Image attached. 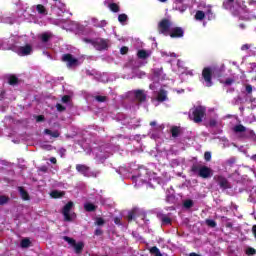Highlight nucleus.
I'll return each instance as SVG.
<instances>
[{
    "instance_id": "obj_1",
    "label": "nucleus",
    "mask_w": 256,
    "mask_h": 256,
    "mask_svg": "<svg viewBox=\"0 0 256 256\" xmlns=\"http://www.w3.org/2000/svg\"><path fill=\"white\" fill-rule=\"evenodd\" d=\"M225 9H230L232 15H240V19H255V16H249L245 10L244 2H234V0H225L223 3Z\"/></svg>"
},
{
    "instance_id": "obj_2",
    "label": "nucleus",
    "mask_w": 256,
    "mask_h": 256,
    "mask_svg": "<svg viewBox=\"0 0 256 256\" xmlns=\"http://www.w3.org/2000/svg\"><path fill=\"white\" fill-rule=\"evenodd\" d=\"M159 31L163 35H169L172 38L183 37V29L174 27L173 22L169 19H164L159 23Z\"/></svg>"
},
{
    "instance_id": "obj_3",
    "label": "nucleus",
    "mask_w": 256,
    "mask_h": 256,
    "mask_svg": "<svg viewBox=\"0 0 256 256\" xmlns=\"http://www.w3.org/2000/svg\"><path fill=\"white\" fill-rule=\"evenodd\" d=\"M83 41L84 43H90L96 51H107V49H109V39L95 38L93 40L84 38Z\"/></svg>"
},
{
    "instance_id": "obj_4",
    "label": "nucleus",
    "mask_w": 256,
    "mask_h": 256,
    "mask_svg": "<svg viewBox=\"0 0 256 256\" xmlns=\"http://www.w3.org/2000/svg\"><path fill=\"white\" fill-rule=\"evenodd\" d=\"M132 181L138 186L141 183H149L151 181V172L145 168H141L138 176H132Z\"/></svg>"
},
{
    "instance_id": "obj_5",
    "label": "nucleus",
    "mask_w": 256,
    "mask_h": 256,
    "mask_svg": "<svg viewBox=\"0 0 256 256\" xmlns=\"http://www.w3.org/2000/svg\"><path fill=\"white\" fill-rule=\"evenodd\" d=\"M203 117H205V108L202 106H198L196 108H192L190 110L189 118L194 123H201L203 121Z\"/></svg>"
},
{
    "instance_id": "obj_6",
    "label": "nucleus",
    "mask_w": 256,
    "mask_h": 256,
    "mask_svg": "<svg viewBox=\"0 0 256 256\" xmlns=\"http://www.w3.org/2000/svg\"><path fill=\"white\" fill-rule=\"evenodd\" d=\"M73 201H69L66 205H64L62 209V214L64 215V220L71 222L73 218L76 217L75 213L71 214V209H73Z\"/></svg>"
},
{
    "instance_id": "obj_7",
    "label": "nucleus",
    "mask_w": 256,
    "mask_h": 256,
    "mask_svg": "<svg viewBox=\"0 0 256 256\" xmlns=\"http://www.w3.org/2000/svg\"><path fill=\"white\" fill-rule=\"evenodd\" d=\"M153 77L154 78H152V81H154V83L150 84V89L152 91H155L157 81H163V79H165V75L163 74V68L153 70Z\"/></svg>"
},
{
    "instance_id": "obj_8",
    "label": "nucleus",
    "mask_w": 256,
    "mask_h": 256,
    "mask_svg": "<svg viewBox=\"0 0 256 256\" xmlns=\"http://www.w3.org/2000/svg\"><path fill=\"white\" fill-rule=\"evenodd\" d=\"M61 61H63V63H66L69 69H71V67H77V65H79V60L73 57L70 53L64 54L61 58Z\"/></svg>"
},
{
    "instance_id": "obj_9",
    "label": "nucleus",
    "mask_w": 256,
    "mask_h": 256,
    "mask_svg": "<svg viewBox=\"0 0 256 256\" xmlns=\"http://www.w3.org/2000/svg\"><path fill=\"white\" fill-rule=\"evenodd\" d=\"M212 75H213V70L211 68L203 69L202 77L204 79L203 85H205V87H211V85H213V82L211 81Z\"/></svg>"
},
{
    "instance_id": "obj_10",
    "label": "nucleus",
    "mask_w": 256,
    "mask_h": 256,
    "mask_svg": "<svg viewBox=\"0 0 256 256\" xmlns=\"http://www.w3.org/2000/svg\"><path fill=\"white\" fill-rule=\"evenodd\" d=\"M205 17H206V19H208V21H211V19H215V15H213V12H211V9H208L205 12L199 10L195 14L196 21H203V19H205Z\"/></svg>"
},
{
    "instance_id": "obj_11",
    "label": "nucleus",
    "mask_w": 256,
    "mask_h": 256,
    "mask_svg": "<svg viewBox=\"0 0 256 256\" xmlns=\"http://www.w3.org/2000/svg\"><path fill=\"white\" fill-rule=\"evenodd\" d=\"M163 101H167V92L160 89V91L152 98V103L157 107V105H159V103H163Z\"/></svg>"
},
{
    "instance_id": "obj_12",
    "label": "nucleus",
    "mask_w": 256,
    "mask_h": 256,
    "mask_svg": "<svg viewBox=\"0 0 256 256\" xmlns=\"http://www.w3.org/2000/svg\"><path fill=\"white\" fill-rule=\"evenodd\" d=\"M130 97H134L139 103H143L147 99V94L144 90H134L130 92Z\"/></svg>"
},
{
    "instance_id": "obj_13",
    "label": "nucleus",
    "mask_w": 256,
    "mask_h": 256,
    "mask_svg": "<svg viewBox=\"0 0 256 256\" xmlns=\"http://www.w3.org/2000/svg\"><path fill=\"white\" fill-rule=\"evenodd\" d=\"M31 53H33V46H31V44H26L25 46H20L17 49V55H21L22 57L31 55Z\"/></svg>"
},
{
    "instance_id": "obj_14",
    "label": "nucleus",
    "mask_w": 256,
    "mask_h": 256,
    "mask_svg": "<svg viewBox=\"0 0 256 256\" xmlns=\"http://www.w3.org/2000/svg\"><path fill=\"white\" fill-rule=\"evenodd\" d=\"M198 174L203 179H207V178L211 177V175H213V170H211V168H209L207 166H200L198 168Z\"/></svg>"
},
{
    "instance_id": "obj_15",
    "label": "nucleus",
    "mask_w": 256,
    "mask_h": 256,
    "mask_svg": "<svg viewBox=\"0 0 256 256\" xmlns=\"http://www.w3.org/2000/svg\"><path fill=\"white\" fill-rule=\"evenodd\" d=\"M153 52L151 50H145V49H140L137 51V57L138 59H142V61H145V59H149Z\"/></svg>"
},
{
    "instance_id": "obj_16",
    "label": "nucleus",
    "mask_w": 256,
    "mask_h": 256,
    "mask_svg": "<svg viewBox=\"0 0 256 256\" xmlns=\"http://www.w3.org/2000/svg\"><path fill=\"white\" fill-rule=\"evenodd\" d=\"M91 168L85 164H77L76 165V171L78 173H81L84 177H89L88 173Z\"/></svg>"
},
{
    "instance_id": "obj_17",
    "label": "nucleus",
    "mask_w": 256,
    "mask_h": 256,
    "mask_svg": "<svg viewBox=\"0 0 256 256\" xmlns=\"http://www.w3.org/2000/svg\"><path fill=\"white\" fill-rule=\"evenodd\" d=\"M177 67H178V73H180V75H190L192 77L193 70L187 71L185 68H183V62L181 60L177 61Z\"/></svg>"
},
{
    "instance_id": "obj_18",
    "label": "nucleus",
    "mask_w": 256,
    "mask_h": 256,
    "mask_svg": "<svg viewBox=\"0 0 256 256\" xmlns=\"http://www.w3.org/2000/svg\"><path fill=\"white\" fill-rule=\"evenodd\" d=\"M84 209L85 211H87V213H93L97 211V206L91 202H87L86 204H84Z\"/></svg>"
},
{
    "instance_id": "obj_19",
    "label": "nucleus",
    "mask_w": 256,
    "mask_h": 256,
    "mask_svg": "<svg viewBox=\"0 0 256 256\" xmlns=\"http://www.w3.org/2000/svg\"><path fill=\"white\" fill-rule=\"evenodd\" d=\"M18 191L24 201H29V199H30L29 192H27V190H25V188H23V186L18 187Z\"/></svg>"
},
{
    "instance_id": "obj_20",
    "label": "nucleus",
    "mask_w": 256,
    "mask_h": 256,
    "mask_svg": "<svg viewBox=\"0 0 256 256\" xmlns=\"http://www.w3.org/2000/svg\"><path fill=\"white\" fill-rule=\"evenodd\" d=\"M74 248L75 253L77 255L83 253V247H85V244L83 242H75V245L72 246Z\"/></svg>"
},
{
    "instance_id": "obj_21",
    "label": "nucleus",
    "mask_w": 256,
    "mask_h": 256,
    "mask_svg": "<svg viewBox=\"0 0 256 256\" xmlns=\"http://www.w3.org/2000/svg\"><path fill=\"white\" fill-rule=\"evenodd\" d=\"M52 199H61L62 197H65V192L64 191H58V190H53L50 193Z\"/></svg>"
},
{
    "instance_id": "obj_22",
    "label": "nucleus",
    "mask_w": 256,
    "mask_h": 256,
    "mask_svg": "<svg viewBox=\"0 0 256 256\" xmlns=\"http://www.w3.org/2000/svg\"><path fill=\"white\" fill-rule=\"evenodd\" d=\"M8 85L15 87V85H19V78L15 75H10L8 77Z\"/></svg>"
},
{
    "instance_id": "obj_23",
    "label": "nucleus",
    "mask_w": 256,
    "mask_h": 256,
    "mask_svg": "<svg viewBox=\"0 0 256 256\" xmlns=\"http://www.w3.org/2000/svg\"><path fill=\"white\" fill-rule=\"evenodd\" d=\"M45 135H50V137H54V139H57L61 136V133H59V130L51 131L49 129L44 130Z\"/></svg>"
},
{
    "instance_id": "obj_24",
    "label": "nucleus",
    "mask_w": 256,
    "mask_h": 256,
    "mask_svg": "<svg viewBox=\"0 0 256 256\" xmlns=\"http://www.w3.org/2000/svg\"><path fill=\"white\" fill-rule=\"evenodd\" d=\"M20 247L22 249H28V247H31V240L29 238H24L20 242Z\"/></svg>"
},
{
    "instance_id": "obj_25",
    "label": "nucleus",
    "mask_w": 256,
    "mask_h": 256,
    "mask_svg": "<svg viewBox=\"0 0 256 256\" xmlns=\"http://www.w3.org/2000/svg\"><path fill=\"white\" fill-rule=\"evenodd\" d=\"M36 11H38L40 15H47V9L45 8V6H43V4H38L36 6Z\"/></svg>"
},
{
    "instance_id": "obj_26",
    "label": "nucleus",
    "mask_w": 256,
    "mask_h": 256,
    "mask_svg": "<svg viewBox=\"0 0 256 256\" xmlns=\"http://www.w3.org/2000/svg\"><path fill=\"white\" fill-rule=\"evenodd\" d=\"M218 181H219L220 187H222L223 189H227V187H229V182H227V179L223 177H219Z\"/></svg>"
},
{
    "instance_id": "obj_27",
    "label": "nucleus",
    "mask_w": 256,
    "mask_h": 256,
    "mask_svg": "<svg viewBox=\"0 0 256 256\" xmlns=\"http://www.w3.org/2000/svg\"><path fill=\"white\" fill-rule=\"evenodd\" d=\"M141 215V211L138 208H133L130 213V219H135V217H139Z\"/></svg>"
},
{
    "instance_id": "obj_28",
    "label": "nucleus",
    "mask_w": 256,
    "mask_h": 256,
    "mask_svg": "<svg viewBox=\"0 0 256 256\" xmlns=\"http://www.w3.org/2000/svg\"><path fill=\"white\" fill-rule=\"evenodd\" d=\"M108 7H109L110 11H112V13H119V11H120V8L117 5V3H110L108 5Z\"/></svg>"
},
{
    "instance_id": "obj_29",
    "label": "nucleus",
    "mask_w": 256,
    "mask_h": 256,
    "mask_svg": "<svg viewBox=\"0 0 256 256\" xmlns=\"http://www.w3.org/2000/svg\"><path fill=\"white\" fill-rule=\"evenodd\" d=\"M40 39L42 43H48L49 39H51V35L47 32L41 34Z\"/></svg>"
},
{
    "instance_id": "obj_30",
    "label": "nucleus",
    "mask_w": 256,
    "mask_h": 256,
    "mask_svg": "<svg viewBox=\"0 0 256 256\" xmlns=\"http://www.w3.org/2000/svg\"><path fill=\"white\" fill-rule=\"evenodd\" d=\"M63 241H66V243H68L72 247H73V245H75V243H77V241H75V239H73L69 236H63Z\"/></svg>"
},
{
    "instance_id": "obj_31",
    "label": "nucleus",
    "mask_w": 256,
    "mask_h": 256,
    "mask_svg": "<svg viewBox=\"0 0 256 256\" xmlns=\"http://www.w3.org/2000/svg\"><path fill=\"white\" fill-rule=\"evenodd\" d=\"M184 1L185 0H173L174 5H176V9H178L181 12L185 11V9H187V6H183L181 9V8H177V5H181Z\"/></svg>"
},
{
    "instance_id": "obj_32",
    "label": "nucleus",
    "mask_w": 256,
    "mask_h": 256,
    "mask_svg": "<svg viewBox=\"0 0 256 256\" xmlns=\"http://www.w3.org/2000/svg\"><path fill=\"white\" fill-rule=\"evenodd\" d=\"M150 253L155 256H163V254H161V251H159V248L155 246L150 248Z\"/></svg>"
},
{
    "instance_id": "obj_33",
    "label": "nucleus",
    "mask_w": 256,
    "mask_h": 256,
    "mask_svg": "<svg viewBox=\"0 0 256 256\" xmlns=\"http://www.w3.org/2000/svg\"><path fill=\"white\" fill-rule=\"evenodd\" d=\"M171 133H172V137H179V133H181V129H179V127H172Z\"/></svg>"
},
{
    "instance_id": "obj_34",
    "label": "nucleus",
    "mask_w": 256,
    "mask_h": 256,
    "mask_svg": "<svg viewBox=\"0 0 256 256\" xmlns=\"http://www.w3.org/2000/svg\"><path fill=\"white\" fill-rule=\"evenodd\" d=\"M147 62H142L141 60H135V61H130V65H134L136 67H143Z\"/></svg>"
},
{
    "instance_id": "obj_35",
    "label": "nucleus",
    "mask_w": 256,
    "mask_h": 256,
    "mask_svg": "<svg viewBox=\"0 0 256 256\" xmlns=\"http://www.w3.org/2000/svg\"><path fill=\"white\" fill-rule=\"evenodd\" d=\"M94 99L98 103H105V101H107V96L97 95V96L94 97Z\"/></svg>"
},
{
    "instance_id": "obj_36",
    "label": "nucleus",
    "mask_w": 256,
    "mask_h": 256,
    "mask_svg": "<svg viewBox=\"0 0 256 256\" xmlns=\"http://www.w3.org/2000/svg\"><path fill=\"white\" fill-rule=\"evenodd\" d=\"M127 19H128L127 14H120L118 16L119 23H125V21H127Z\"/></svg>"
},
{
    "instance_id": "obj_37",
    "label": "nucleus",
    "mask_w": 256,
    "mask_h": 256,
    "mask_svg": "<svg viewBox=\"0 0 256 256\" xmlns=\"http://www.w3.org/2000/svg\"><path fill=\"white\" fill-rule=\"evenodd\" d=\"M9 203V197L7 196H0V205H5Z\"/></svg>"
},
{
    "instance_id": "obj_38",
    "label": "nucleus",
    "mask_w": 256,
    "mask_h": 256,
    "mask_svg": "<svg viewBox=\"0 0 256 256\" xmlns=\"http://www.w3.org/2000/svg\"><path fill=\"white\" fill-rule=\"evenodd\" d=\"M56 109H57V111H59V113H63V111L67 110V108L65 106H63L62 104H59V103L56 104Z\"/></svg>"
},
{
    "instance_id": "obj_39",
    "label": "nucleus",
    "mask_w": 256,
    "mask_h": 256,
    "mask_svg": "<svg viewBox=\"0 0 256 256\" xmlns=\"http://www.w3.org/2000/svg\"><path fill=\"white\" fill-rule=\"evenodd\" d=\"M95 224L101 227V225H105V219H103L102 217L96 218Z\"/></svg>"
},
{
    "instance_id": "obj_40",
    "label": "nucleus",
    "mask_w": 256,
    "mask_h": 256,
    "mask_svg": "<svg viewBox=\"0 0 256 256\" xmlns=\"http://www.w3.org/2000/svg\"><path fill=\"white\" fill-rule=\"evenodd\" d=\"M161 55H162V57H177V54H175V53H168V52H165V51H162Z\"/></svg>"
},
{
    "instance_id": "obj_41",
    "label": "nucleus",
    "mask_w": 256,
    "mask_h": 256,
    "mask_svg": "<svg viewBox=\"0 0 256 256\" xmlns=\"http://www.w3.org/2000/svg\"><path fill=\"white\" fill-rule=\"evenodd\" d=\"M184 207H186V209H190V207H193V201L192 200L184 201Z\"/></svg>"
},
{
    "instance_id": "obj_42",
    "label": "nucleus",
    "mask_w": 256,
    "mask_h": 256,
    "mask_svg": "<svg viewBox=\"0 0 256 256\" xmlns=\"http://www.w3.org/2000/svg\"><path fill=\"white\" fill-rule=\"evenodd\" d=\"M162 223H163V225H169L171 223V219L167 216H163Z\"/></svg>"
},
{
    "instance_id": "obj_43",
    "label": "nucleus",
    "mask_w": 256,
    "mask_h": 256,
    "mask_svg": "<svg viewBox=\"0 0 256 256\" xmlns=\"http://www.w3.org/2000/svg\"><path fill=\"white\" fill-rule=\"evenodd\" d=\"M120 53H121V55H127V53H129V48L127 46H123L120 49Z\"/></svg>"
},
{
    "instance_id": "obj_44",
    "label": "nucleus",
    "mask_w": 256,
    "mask_h": 256,
    "mask_svg": "<svg viewBox=\"0 0 256 256\" xmlns=\"http://www.w3.org/2000/svg\"><path fill=\"white\" fill-rule=\"evenodd\" d=\"M256 251L254 248H247L246 255H255Z\"/></svg>"
},
{
    "instance_id": "obj_45",
    "label": "nucleus",
    "mask_w": 256,
    "mask_h": 256,
    "mask_svg": "<svg viewBox=\"0 0 256 256\" xmlns=\"http://www.w3.org/2000/svg\"><path fill=\"white\" fill-rule=\"evenodd\" d=\"M69 101H71V96L69 95H64L62 97V103H69Z\"/></svg>"
},
{
    "instance_id": "obj_46",
    "label": "nucleus",
    "mask_w": 256,
    "mask_h": 256,
    "mask_svg": "<svg viewBox=\"0 0 256 256\" xmlns=\"http://www.w3.org/2000/svg\"><path fill=\"white\" fill-rule=\"evenodd\" d=\"M206 225H208L209 227H215L217 223H215L214 220H206Z\"/></svg>"
},
{
    "instance_id": "obj_47",
    "label": "nucleus",
    "mask_w": 256,
    "mask_h": 256,
    "mask_svg": "<svg viewBox=\"0 0 256 256\" xmlns=\"http://www.w3.org/2000/svg\"><path fill=\"white\" fill-rule=\"evenodd\" d=\"M106 25H107V21L102 20V21L99 22V24H96V27H97V28H103V27H105Z\"/></svg>"
},
{
    "instance_id": "obj_48",
    "label": "nucleus",
    "mask_w": 256,
    "mask_h": 256,
    "mask_svg": "<svg viewBox=\"0 0 256 256\" xmlns=\"http://www.w3.org/2000/svg\"><path fill=\"white\" fill-rule=\"evenodd\" d=\"M43 121H45V116H44V115H38V116H36V122H37V123H41V122H43Z\"/></svg>"
},
{
    "instance_id": "obj_49",
    "label": "nucleus",
    "mask_w": 256,
    "mask_h": 256,
    "mask_svg": "<svg viewBox=\"0 0 256 256\" xmlns=\"http://www.w3.org/2000/svg\"><path fill=\"white\" fill-rule=\"evenodd\" d=\"M248 49H251V44H244L241 46V51H248Z\"/></svg>"
},
{
    "instance_id": "obj_50",
    "label": "nucleus",
    "mask_w": 256,
    "mask_h": 256,
    "mask_svg": "<svg viewBox=\"0 0 256 256\" xmlns=\"http://www.w3.org/2000/svg\"><path fill=\"white\" fill-rule=\"evenodd\" d=\"M204 158H205V161H211V153L210 152H205Z\"/></svg>"
},
{
    "instance_id": "obj_51",
    "label": "nucleus",
    "mask_w": 256,
    "mask_h": 256,
    "mask_svg": "<svg viewBox=\"0 0 256 256\" xmlns=\"http://www.w3.org/2000/svg\"><path fill=\"white\" fill-rule=\"evenodd\" d=\"M91 21H92L94 27H97V25H99V23H100L99 19H97V18H92Z\"/></svg>"
},
{
    "instance_id": "obj_52",
    "label": "nucleus",
    "mask_w": 256,
    "mask_h": 256,
    "mask_svg": "<svg viewBox=\"0 0 256 256\" xmlns=\"http://www.w3.org/2000/svg\"><path fill=\"white\" fill-rule=\"evenodd\" d=\"M246 92H248V93H253V86H251V85H246Z\"/></svg>"
},
{
    "instance_id": "obj_53",
    "label": "nucleus",
    "mask_w": 256,
    "mask_h": 256,
    "mask_svg": "<svg viewBox=\"0 0 256 256\" xmlns=\"http://www.w3.org/2000/svg\"><path fill=\"white\" fill-rule=\"evenodd\" d=\"M102 233H103V230L97 228V229L95 230V232H94V235H96V236L99 237Z\"/></svg>"
},
{
    "instance_id": "obj_54",
    "label": "nucleus",
    "mask_w": 256,
    "mask_h": 256,
    "mask_svg": "<svg viewBox=\"0 0 256 256\" xmlns=\"http://www.w3.org/2000/svg\"><path fill=\"white\" fill-rule=\"evenodd\" d=\"M233 79L232 78H228V79H226V81H225V85H233Z\"/></svg>"
},
{
    "instance_id": "obj_55",
    "label": "nucleus",
    "mask_w": 256,
    "mask_h": 256,
    "mask_svg": "<svg viewBox=\"0 0 256 256\" xmlns=\"http://www.w3.org/2000/svg\"><path fill=\"white\" fill-rule=\"evenodd\" d=\"M50 163H53L54 165H56L57 164V158H55V157L50 158Z\"/></svg>"
},
{
    "instance_id": "obj_56",
    "label": "nucleus",
    "mask_w": 256,
    "mask_h": 256,
    "mask_svg": "<svg viewBox=\"0 0 256 256\" xmlns=\"http://www.w3.org/2000/svg\"><path fill=\"white\" fill-rule=\"evenodd\" d=\"M114 223L115 225H119V223H121V219H119V217L114 218Z\"/></svg>"
},
{
    "instance_id": "obj_57",
    "label": "nucleus",
    "mask_w": 256,
    "mask_h": 256,
    "mask_svg": "<svg viewBox=\"0 0 256 256\" xmlns=\"http://www.w3.org/2000/svg\"><path fill=\"white\" fill-rule=\"evenodd\" d=\"M40 171H42L43 173H47V166H42L40 168Z\"/></svg>"
},
{
    "instance_id": "obj_58",
    "label": "nucleus",
    "mask_w": 256,
    "mask_h": 256,
    "mask_svg": "<svg viewBox=\"0 0 256 256\" xmlns=\"http://www.w3.org/2000/svg\"><path fill=\"white\" fill-rule=\"evenodd\" d=\"M252 233H253V235H254V237L256 239V225L253 226Z\"/></svg>"
},
{
    "instance_id": "obj_59",
    "label": "nucleus",
    "mask_w": 256,
    "mask_h": 256,
    "mask_svg": "<svg viewBox=\"0 0 256 256\" xmlns=\"http://www.w3.org/2000/svg\"><path fill=\"white\" fill-rule=\"evenodd\" d=\"M5 96V92L0 93V101H2L3 97Z\"/></svg>"
},
{
    "instance_id": "obj_60",
    "label": "nucleus",
    "mask_w": 256,
    "mask_h": 256,
    "mask_svg": "<svg viewBox=\"0 0 256 256\" xmlns=\"http://www.w3.org/2000/svg\"><path fill=\"white\" fill-rule=\"evenodd\" d=\"M138 77L141 79L142 77H145V73L140 72V74L138 75Z\"/></svg>"
},
{
    "instance_id": "obj_61",
    "label": "nucleus",
    "mask_w": 256,
    "mask_h": 256,
    "mask_svg": "<svg viewBox=\"0 0 256 256\" xmlns=\"http://www.w3.org/2000/svg\"><path fill=\"white\" fill-rule=\"evenodd\" d=\"M252 161H256V154L251 156Z\"/></svg>"
},
{
    "instance_id": "obj_62",
    "label": "nucleus",
    "mask_w": 256,
    "mask_h": 256,
    "mask_svg": "<svg viewBox=\"0 0 256 256\" xmlns=\"http://www.w3.org/2000/svg\"><path fill=\"white\" fill-rule=\"evenodd\" d=\"M210 125L213 127V126L216 125V122H215V121H211V122H210Z\"/></svg>"
},
{
    "instance_id": "obj_63",
    "label": "nucleus",
    "mask_w": 256,
    "mask_h": 256,
    "mask_svg": "<svg viewBox=\"0 0 256 256\" xmlns=\"http://www.w3.org/2000/svg\"><path fill=\"white\" fill-rule=\"evenodd\" d=\"M239 27H240L241 29H245V24H240Z\"/></svg>"
},
{
    "instance_id": "obj_64",
    "label": "nucleus",
    "mask_w": 256,
    "mask_h": 256,
    "mask_svg": "<svg viewBox=\"0 0 256 256\" xmlns=\"http://www.w3.org/2000/svg\"><path fill=\"white\" fill-rule=\"evenodd\" d=\"M189 256H200V255H198L196 253H191Z\"/></svg>"
}]
</instances>
